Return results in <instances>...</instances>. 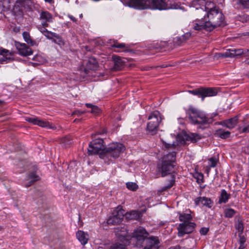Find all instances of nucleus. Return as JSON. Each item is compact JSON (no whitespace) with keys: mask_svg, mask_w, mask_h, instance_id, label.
I'll return each instance as SVG.
<instances>
[{"mask_svg":"<svg viewBox=\"0 0 249 249\" xmlns=\"http://www.w3.org/2000/svg\"><path fill=\"white\" fill-rule=\"evenodd\" d=\"M132 46V44L119 43L117 40L114 41L113 44L111 45L112 48L121 49L122 52H129V48Z\"/></svg>","mask_w":249,"mask_h":249,"instance_id":"obj_23","label":"nucleus"},{"mask_svg":"<svg viewBox=\"0 0 249 249\" xmlns=\"http://www.w3.org/2000/svg\"><path fill=\"white\" fill-rule=\"evenodd\" d=\"M175 177L174 175H172V178L171 180H170L169 183L166 186H164L162 188V191H166L170 188H171L175 184Z\"/></svg>","mask_w":249,"mask_h":249,"instance_id":"obj_33","label":"nucleus"},{"mask_svg":"<svg viewBox=\"0 0 249 249\" xmlns=\"http://www.w3.org/2000/svg\"><path fill=\"white\" fill-rule=\"evenodd\" d=\"M190 140L193 142H196L197 141L201 139V137L196 133H191L189 136Z\"/></svg>","mask_w":249,"mask_h":249,"instance_id":"obj_35","label":"nucleus"},{"mask_svg":"<svg viewBox=\"0 0 249 249\" xmlns=\"http://www.w3.org/2000/svg\"><path fill=\"white\" fill-rule=\"evenodd\" d=\"M192 219V216L191 214L183 213L179 215V220L182 223L191 222Z\"/></svg>","mask_w":249,"mask_h":249,"instance_id":"obj_29","label":"nucleus"},{"mask_svg":"<svg viewBox=\"0 0 249 249\" xmlns=\"http://www.w3.org/2000/svg\"><path fill=\"white\" fill-rule=\"evenodd\" d=\"M98 67V63L97 60L93 57L89 58L86 64V68L85 69V72L88 74L89 71H95Z\"/></svg>","mask_w":249,"mask_h":249,"instance_id":"obj_18","label":"nucleus"},{"mask_svg":"<svg viewBox=\"0 0 249 249\" xmlns=\"http://www.w3.org/2000/svg\"><path fill=\"white\" fill-rule=\"evenodd\" d=\"M24 3H25V2L23 0H18L16 2V4L15 5L14 10L17 9L18 7L20 8V7H22V6H23V5L24 4ZM19 10L20 11H22V9L19 8Z\"/></svg>","mask_w":249,"mask_h":249,"instance_id":"obj_42","label":"nucleus"},{"mask_svg":"<svg viewBox=\"0 0 249 249\" xmlns=\"http://www.w3.org/2000/svg\"><path fill=\"white\" fill-rule=\"evenodd\" d=\"M13 59H12V58L11 57H5V58H0V63H3V62L5 61H6V60H9V61H11V60H12Z\"/></svg>","mask_w":249,"mask_h":249,"instance_id":"obj_53","label":"nucleus"},{"mask_svg":"<svg viewBox=\"0 0 249 249\" xmlns=\"http://www.w3.org/2000/svg\"><path fill=\"white\" fill-rule=\"evenodd\" d=\"M209 231V229L207 228H202L200 229L199 232L201 235H206Z\"/></svg>","mask_w":249,"mask_h":249,"instance_id":"obj_47","label":"nucleus"},{"mask_svg":"<svg viewBox=\"0 0 249 249\" xmlns=\"http://www.w3.org/2000/svg\"><path fill=\"white\" fill-rule=\"evenodd\" d=\"M29 178L30 179H31V180H32V183L28 186H31L32 184L34 183V182L39 179V177L34 173L31 174Z\"/></svg>","mask_w":249,"mask_h":249,"instance_id":"obj_41","label":"nucleus"},{"mask_svg":"<svg viewBox=\"0 0 249 249\" xmlns=\"http://www.w3.org/2000/svg\"><path fill=\"white\" fill-rule=\"evenodd\" d=\"M22 36L27 43L31 46L36 45V42L31 38L29 32H23Z\"/></svg>","mask_w":249,"mask_h":249,"instance_id":"obj_28","label":"nucleus"},{"mask_svg":"<svg viewBox=\"0 0 249 249\" xmlns=\"http://www.w3.org/2000/svg\"><path fill=\"white\" fill-rule=\"evenodd\" d=\"M100 111V108L96 106H94L91 109L90 111L91 113H94L95 114H97L99 113Z\"/></svg>","mask_w":249,"mask_h":249,"instance_id":"obj_46","label":"nucleus"},{"mask_svg":"<svg viewBox=\"0 0 249 249\" xmlns=\"http://www.w3.org/2000/svg\"><path fill=\"white\" fill-rule=\"evenodd\" d=\"M86 106L87 107H89V108H91V109H92V108L94 106V105H92V104H86Z\"/></svg>","mask_w":249,"mask_h":249,"instance_id":"obj_59","label":"nucleus"},{"mask_svg":"<svg viewBox=\"0 0 249 249\" xmlns=\"http://www.w3.org/2000/svg\"><path fill=\"white\" fill-rule=\"evenodd\" d=\"M191 36V32H186L182 35L175 36L172 39L169 40V48L172 49L174 47L180 45L186 40L188 39Z\"/></svg>","mask_w":249,"mask_h":249,"instance_id":"obj_9","label":"nucleus"},{"mask_svg":"<svg viewBox=\"0 0 249 249\" xmlns=\"http://www.w3.org/2000/svg\"><path fill=\"white\" fill-rule=\"evenodd\" d=\"M236 228L238 231L240 232V233L242 234V232L244 230V226L242 222L239 221L236 225Z\"/></svg>","mask_w":249,"mask_h":249,"instance_id":"obj_44","label":"nucleus"},{"mask_svg":"<svg viewBox=\"0 0 249 249\" xmlns=\"http://www.w3.org/2000/svg\"><path fill=\"white\" fill-rule=\"evenodd\" d=\"M170 249H180L179 246H176L175 247H173L170 248Z\"/></svg>","mask_w":249,"mask_h":249,"instance_id":"obj_61","label":"nucleus"},{"mask_svg":"<svg viewBox=\"0 0 249 249\" xmlns=\"http://www.w3.org/2000/svg\"><path fill=\"white\" fill-rule=\"evenodd\" d=\"M168 0H152L150 8L152 9L166 10L172 8Z\"/></svg>","mask_w":249,"mask_h":249,"instance_id":"obj_12","label":"nucleus"},{"mask_svg":"<svg viewBox=\"0 0 249 249\" xmlns=\"http://www.w3.org/2000/svg\"><path fill=\"white\" fill-rule=\"evenodd\" d=\"M45 2H48V3H52L53 1V0H44Z\"/></svg>","mask_w":249,"mask_h":249,"instance_id":"obj_63","label":"nucleus"},{"mask_svg":"<svg viewBox=\"0 0 249 249\" xmlns=\"http://www.w3.org/2000/svg\"><path fill=\"white\" fill-rule=\"evenodd\" d=\"M242 64L244 66L249 65V60H247L242 62Z\"/></svg>","mask_w":249,"mask_h":249,"instance_id":"obj_58","label":"nucleus"},{"mask_svg":"<svg viewBox=\"0 0 249 249\" xmlns=\"http://www.w3.org/2000/svg\"><path fill=\"white\" fill-rule=\"evenodd\" d=\"M148 119L149 121L147 124V129L154 134L158 131L159 124L161 121L160 112L157 110L154 111L149 116Z\"/></svg>","mask_w":249,"mask_h":249,"instance_id":"obj_4","label":"nucleus"},{"mask_svg":"<svg viewBox=\"0 0 249 249\" xmlns=\"http://www.w3.org/2000/svg\"><path fill=\"white\" fill-rule=\"evenodd\" d=\"M210 166H209V167H207V169H206V171H207V173L208 174L209 173V172H210Z\"/></svg>","mask_w":249,"mask_h":249,"instance_id":"obj_62","label":"nucleus"},{"mask_svg":"<svg viewBox=\"0 0 249 249\" xmlns=\"http://www.w3.org/2000/svg\"><path fill=\"white\" fill-rule=\"evenodd\" d=\"M76 238L82 245H86L89 239V235L87 233L83 231L79 230L76 233Z\"/></svg>","mask_w":249,"mask_h":249,"instance_id":"obj_20","label":"nucleus"},{"mask_svg":"<svg viewBox=\"0 0 249 249\" xmlns=\"http://www.w3.org/2000/svg\"><path fill=\"white\" fill-rule=\"evenodd\" d=\"M12 27H13V29L12 31H19L20 29L19 27H18L17 26L13 27V26H11Z\"/></svg>","mask_w":249,"mask_h":249,"instance_id":"obj_56","label":"nucleus"},{"mask_svg":"<svg viewBox=\"0 0 249 249\" xmlns=\"http://www.w3.org/2000/svg\"><path fill=\"white\" fill-rule=\"evenodd\" d=\"M125 211L121 207L116 208L112 213L111 215L108 218V225H116L120 224L123 220Z\"/></svg>","mask_w":249,"mask_h":249,"instance_id":"obj_8","label":"nucleus"},{"mask_svg":"<svg viewBox=\"0 0 249 249\" xmlns=\"http://www.w3.org/2000/svg\"><path fill=\"white\" fill-rule=\"evenodd\" d=\"M68 139H69V138H65L64 139V140H63V142H66V140H67ZM68 144L71 143V140H69V141L68 142Z\"/></svg>","mask_w":249,"mask_h":249,"instance_id":"obj_60","label":"nucleus"},{"mask_svg":"<svg viewBox=\"0 0 249 249\" xmlns=\"http://www.w3.org/2000/svg\"><path fill=\"white\" fill-rule=\"evenodd\" d=\"M196 91H197V89H193V90H188V92H189L190 93H191L194 95H196Z\"/></svg>","mask_w":249,"mask_h":249,"instance_id":"obj_55","label":"nucleus"},{"mask_svg":"<svg viewBox=\"0 0 249 249\" xmlns=\"http://www.w3.org/2000/svg\"><path fill=\"white\" fill-rule=\"evenodd\" d=\"M148 234L143 228L139 227L134 231L131 240L136 241V246L137 247L142 248L143 247L142 243L148 238Z\"/></svg>","mask_w":249,"mask_h":249,"instance_id":"obj_6","label":"nucleus"},{"mask_svg":"<svg viewBox=\"0 0 249 249\" xmlns=\"http://www.w3.org/2000/svg\"><path fill=\"white\" fill-rule=\"evenodd\" d=\"M189 119L193 124H206L213 122L212 117H207L203 112L192 107H190L187 111Z\"/></svg>","mask_w":249,"mask_h":249,"instance_id":"obj_3","label":"nucleus"},{"mask_svg":"<svg viewBox=\"0 0 249 249\" xmlns=\"http://www.w3.org/2000/svg\"><path fill=\"white\" fill-rule=\"evenodd\" d=\"M231 195L230 194H228L225 190L223 189L221 190V195L219 198V203H225L228 201Z\"/></svg>","mask_w":249,"mask_h":249,"instance_id":"obj_26","label":"nucleus"},{"mask_svg":"<svg viewBox=\"0 0 249 249\" xmlns=\"http://www.w3.org/2000/svg\"><path fill=\"white\" fill-rule=\"evenodd\" d=\"M217 93V91L215 88L201 87L197 89L196 95L204 100L205 97L215 96Z\"/></svg>","mask_w":249,"mask_h":249,"instance_id":"obj_11","label":"nucleus"},{"mask_svg":"<svg viewBox=\"0 0 249 249\" xmlns=\"http://www.w3.org/2000/svg\"><path fill=\"white\" fill-rule=\"evenodd\" d=\"M36 124L42 127H46L53 129H55L56 128L55 126H52V124H50L49 122L39 120L38 118L37 119L36 123Z\"/></svg>","mask_w":249,"mask_h":249,"instance_id":"obj_27","label":"nucleus"},{"mask_svg":"<svg viewBox=\"0 0 249 249\" xmlns=\"http://www.w3.org/2000/svg\"><path fill=\"white\" fill-rule=\"evenodd\" d=\"M32 180H31L29 182V183H28V184L26 185V187H29V186H28V185H29V184H30L32 183Z\"/></svg>","mask_w":249,"mask_h":249,"instance_id":"obj_64","label":"nucleus"},{"mask_svg":"<svg viewBox=\"0 0 249 249\" xmlns=\"http://www.w3.org/2000/svg\"><path fill=\"white\" fill-rule=\"evenodd\" d=\"M239 247L238 249H244L246 247V239L244 235H241V233L239 234Z\"/></svg>","mask_w":249,"mask_h":249,"instance_id":"obj_31","label":"nucleus"},{"mask_svg":"<svg viewBox=\"0 0 249 249\" xmlns=\"http://www.w3.org/2000/svg\"><path fill=\"white\" fill-rule=\"evenodd\" d=\"M238 123V118L237 116L231 118V119L224 120L221 123V124L229 128L232 129L234 128Z\"/></svg>","mask_w":249,"mask_h":249,"instance_id":"obj_22","label":"nucleus"},{"mask_svg":"<svg viewBox=\"0 0 249 249\" xmlns=\"http://www.w3.org/2000/svg\"><path fill=\"white\" fill-rule=\"evenodd\" d=\"M169 43L168 41H160V43L153 42L148 46V48L150 50L161 51L162 50H171L169 48Z\"/></svg>","mask_w":249,"mask_h":249,"instance_id":"obj_17","label":"nucleus"},{"mask_svg":"<svg viewBox=\"0 0 249 249\" xmlns=\"http://www.w3.org/2000/svg\"><path fill=\"white\" fill-rule=\"evenodd\" d=\"M68 17L73 22L76 23L77 22V19L72 15H68Z\"/></svg>","mask_w":249,"mask_h":249,"instance_id":"obj_52","label":"nucleus"},{"mask_svg":"<svg viewBox=\"0 0 249 249\" xmlns=\"http://www.w3.org/2000/svg\"><path fill=\"white\" fill-rule=\"evenodd\" d=\"M196 224L194 222H187L180 223L178 227V233L179 237H182L186 234H189L192 232Z\"/></svg>","mask_w":249,"mask_h":249,"instance_id":"obj_10","label":"nucleus"},{"mask_svg":"<svg viewBox=\"0 0 249 249\" xmlns=\"http://www.w3.org/2000/svg\"><path fill=\"white\" fill-rule=\"evenodd\" d=\"M239 4H240L243 8H249V0H238Z\"/></svg>","mask_w":249,"mask_h":249,"instance_id":"obj_40","label":"nucleus"},{"mask_svg":"<svg viewBox=\"0 0 249 249\" xmlns=\"http://www.w3.org/2000/svg\"><path fill=\"white\" fill-rule=\"evenodd\" d=\"M39 20L44 29L40 31H48L46 27L48 26V23L53 20V17L51 13L47 11H42L39 14Z\"/></svg>","mask_w":249,"mask_h":249,"instance_id":"obj_15","label":"nucleus"},{"mask_svg":"<svg viewBox=\"0 0 249 249\" xmlns=\"http://www.w3.org/2000/svg\"><path fill=\"white\" fill-rule=\"evenodd\" d=\"M209 161L210 163V167H214L217 165L218 160L215 157H212L209 159Z\"/></svg>","mask_w":249,"mask_h":249,"instance_id":"obj_38","label":"nucleus"},{"mask_svg":"<svg viewBox=\"0 0 249 249\" xmlns=\"http://www.w3.org/2000/svg\"><path fill=\"white\" fill-rule=\"evenodd\" d=\"M44 35L49 39L59 45L63 46L65 44L63 39L54 32H43Z\"/></svg>","mask_w":249,"mask_h":249,"instance_id":"obj_16","label":"nucleus"},{"mask_svg":"<svg viewBox=\"0 0 249 249\" xmlns=\"http://www.w3.org/2000/svg\"><path fill=\"white\" fill-rule=\"evenodd\" d=\"M214 57L218 59L219 58H224L223 53H216L214 55Z\"/></svg>","mask_w":249,"mask_h":249,"instance_id":"obj_48","label":"nucleus"},{"mask_svg":"<svg viewBox=\"0 0 249 249\" xmlns=\"http://www.w3.org/2000/svg\"><path fill=\"white\" fill-rule=\"evenodd\" d=\"M110 249H126V248L124 245L116 243L111 246Z\"/></svg>","mask_w":249,"mask_h":249,"instance_id":"obj_39","label":"nucleus"},{"mask_svg":"<svg viewBox=\"0 0 249 249\" xmlns=\"http://www.w3.org/2000/svg\"><path fill=\"white\" fill-rule=\"evenodd\" d=\"M112 58L114 63L113 69L115 71L120 70L124 67V62L122 60L121 57L116 55H113Z\"/></svg>","mask_w":249,"mask_h":249,"instance_id":"obj_24","label":"nucleus"},{"mask_svg":"<svg viewBox=\"0 0 249 249\" xmlns=\"http://www.w3.org/2000/svg\"><path fill=\"white\" fill-rule=\"evenodd\" d=\"M233 53H231V49L227 50L225 52L223 53L224 57L227 58H233Z\"/></svg>","mask_w":249,"mask_h":249,"instance_id":"obj_43","label":"nucleus"},{"mask_svg":"<svg viewBox=\"0 0 249 249\" xmlns=\"http://www.w3.org/2000/svg\"><path fill=\"white\" fill-rule=\"evenodd\" d=\"M163 143L164 144L165 147L167 148L171 147L173 145V144L167 143L166 142H163Z\"/></svg>","mask_w":249,"mask_h":249,"instance_id":"obj_57","label":"nucleus"},{"mask_svg":"<svg viewBox=\"0 0 249 249\" xmlns=\"http://www.w3.org/2000/svg\"><path fill=\"white\" fill-rule=\"evenodd\" d=\"M160 241L157 237L151 236L142 243L143 249H159Z\"/></svg>","mask_w":249,"mask_h":249,"instance_id":"obj_14","label":"nucleus"},{"mask_svg":"<svg viewBox=\"0 0 249 249\" xmlns=\"http://www.w3.org/2000/svg\"><path fill=\"white\" fill-rule=\"evenodd\" d=\"M195 178L196 179L197 182L199 183L203 182V174L201 173H196L195 176Z\"/></svg>","mask_w":249,"mask_h":249,"instance_id":"obj_37","label":"nucleus"},{"mask_svg":"<svg viewBox=\"0 0 249 249\" xmlns=\"http://www.w3.org/2000/svg\"><path fill=\"white\" fill-rule=\"evenodd\" d=\"M231 50V53H233V57L240 56L242 54L244 55L245 56H249V50L248 49H232Z\"/></svg>","mask_w":249,"mask_h":249,"instance_id":"obj_25","label":"nucleus"},{"mask_svg":"<svg viewBox=\"0 0 249 249\" xmlns=\"http://www.w3.org/2000/svg\"><path fill=\"white\" fill-rule=\"evenodd\" d=\"M230 132L228 131H224L221 129L216 131V135L221 139H226L230 137Z\"/></svg>","mask_w":249,"mask_h":249,"instance_id":"obj_30","label":"nucleus"},{"mask_svg":"<svg viewBox=\"0 0 249 249\" xmlns=\"http://www.w3.org/2000/svg\"><path fill=\"white\" fill-rule=\"evenodd\" d=\"M106 147L104 144V141L102 139H96L90 142L88 149L89 155L106 153Z\"/></svg>","mask_w":249,"mask_h":249,"instance_id":"obj_5","label":"nucleus"},{"mask_svg":"<svg viewBox=\"0 0 249 249\" xmlns=\"http://www.w3.org/2000/svg\"><path fill=\"white\" fill-rule=\"evenodd\" d=\"M37 118L36 117H26L25 118V120L30 123H32L34 124H36V120Z\"/></svg>","mask_w":249,"mask_h":249,"instance_id":"obj_45","label":"nucleus"},{"mask_svg":"<svg viewBox=\"0 0 249 249\" xmlns=\"http://www.w3.org/2000/svg\"><path fill=\"white\" fill-rule=\"evenodd\" d=\"M124 232V233H118V235H119L120 236H122L125 240H127L128 239H127V237H128V236L127 235V233L126 232H124V231H123Z\"/></svg>","mask_w":249,"mask_h":249,"instance_id":"obj_50","label":"nucleus"},{"mask_svg":"<svg viewBox=\"0 0 249 249\" xmlns=\"http://www.w3.org/2000/svg\"><path fill=\"white\" fill-rule=\"evenodd\" d=\"M236 213V211L231 208L225 209L224 215L226 217L231 218Z\"/></svg>","mask_w":249,"mask_h":249,"instance_id":"obj_32","label":"nucleus"},{"mask_svg":"<svg viewBox=\"0 0 249 249\" xmlns=\"http://www.w3.org/2000/svg\"><path fill=\"white\" fill-rule=\"evenodd\" d=\"M125 146L121 143H112L110 144L106 150V154L108 156L117 158L125 150Z\"/></svg>","mask_w":249,"mask_h":249,"instance_id":"obj_7","label":"nucleus"},{"mask_svg":"<svg viewBox=\"0 0 249 249\" xmlns=\"http://www.w3.org/2000/svg\"><path fill=\"white\" fill-rule=\"evenodd\" d=\"M10 0H0V5H3L5 3H9Z\"/></svg>","mask_w":249,"mask_h":249,"instance_id":"obj_54","label":"nucleus"},{"mask_svg":"<svg viewBox=\"0 0 249 249\" xmlns=\"http://www.w3.org/2000/svg\"><path fill=\"white\" fill-rule=\"evenodd\" d=\"M0 55H2L5 57H7L8 55L12 56L14 55V52H10L9 50L4 49L3 48H1V50H0Z\"/></svg>","mask_w":249,"mask_h":249,"instance_id":"obj_34","label":"nucleus"},{"mask_svg":"<svg viewBox=\"0 0 249 249\" xmlns=\"http://www.w3.org/2000/svg\"><path fill=\"white\" fill-rule=\"evenodd\" d=\"M192 4L196 10L200 9L207 12L208 21L202 18L193 21L190 25L195 30L212 31L218 27H224L226 23L222 13L216 9L214 4L211 1L205 2V0H193Z\"/></svg>","mask_w":249,"mask_h":249,"instance_id":"obj_1","label":"nucleus"},{"mask_svg":"<svg viewBox=\"0 0 249 249\" xmlns=\"http://www.w3.org/2000/svg\"><path fill=\"white\" fill-rule=\"evenodd\" d=\"M126 185L129 190L133 191H136L138 188L137 184L133 182H127Z\"/></svg>","mask_w":249,"mask_h":249,"instance_id":"obj_36","label":"nucleus"},{"mask_svg":"<svg viewBox=\"0 0 249 249\" xmlns=\"http://www.w3.org/2000/svg\"><path fill=\"white\" fill-rule=\"evenodd\" d=\"M242 133L249 132V124L245 126L241 130Z\"/></svg>","mask_w":249,"mask_h":249,"instance_id":"obj_51","label":"nucleus"},{"mask_svg":"<svg viewBox=\"0 0 249 249\" xmlns=\"http://www.w3.org/2000/svg\"><path fill=\"white\" fill-rule=\"evenodd\" d=\"M146 0H129V5L130 7L144 9L146 8Z\"/></svg>","mask_w":249,"mask_h":249,"instance_id":"obj_21","label":"nucleus"},{"mask_svg":"<svg viewBox=\"0 0 249 249\" xmlns=\"http://www.w3.org/2000/svg\"><path fill=\"white\" fill-rule=\"evenodd\" d=\"M195 202L196 205H202L211 208L213 204V201L208 197H198L195 199Z\"/></svg>","mask_w":249,"mask_h":249,"instance_id":"obj_19","label":"nucleus"},{"mask_svg":"<svg viewBox=\"0 0 249 249\" xmlns=\"http://www.w3.org/2000/svg\"><path fill=\"white\" fill-rule=\"evenodd\" d=\"M176 156L175 152L169 153L164 155L161 161L158 164L159 171L161 172L162 177H165L173 171L175 166Z\"/></svg>","mask_w":249,"mask_h":249,"instance_id":"obj_2","label":"nucleus"},{"mask_svg":"<svg viewBox=\"0 0 249 249\" xmlns=\"http://www.w3.org/2000/svg\"><path fill=\"white\" fill-rule=\"evenodd\" d=\"M84 113H85V111H81L80 110H75L74 111H73V114L76 115L77 116H80Z\"/></svg>","mask_w":249,"mask_h":249,"instance_id":"obj_49","label":"nucleus"},{"mask_svg":"<svg viewBox=\"0 0 249 249\" xmlns=\"http://www.w3.org/2000/svg\"><path fill=\"white\" fill-rule=\"evenodd\" d=\"M15 46L18 51V54L21 56H27L33 53V51L25 43L15 41Z\"/></svg>","mask_w":249,"mask_h":249,"instance_id":"obj_13","label":"nucleus"}]
</instances>
